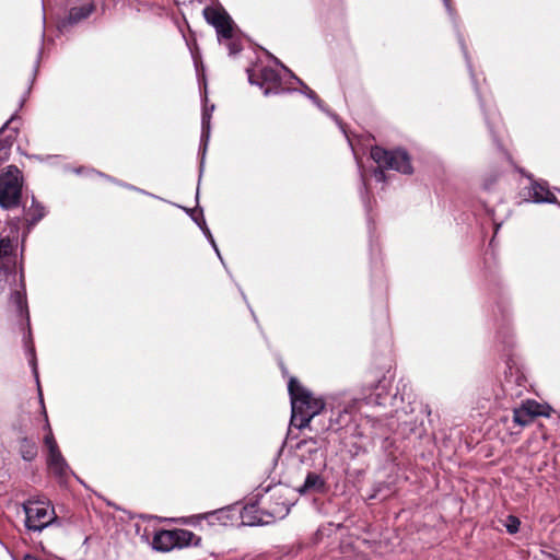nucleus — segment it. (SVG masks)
Wrapping results in <instances>:
<instances>
[{"instance_id":"f03ea898","label":"nucleus","mask_w":560,"mask_h":560,"mask_svg":"<svg viewBox=\"0 0 560 560\" xmlns=\"http://www.w3.org/2000/svg\"><path fill=\"white\" fill-rule=\"evenodd\" d=\"M203 15L207 22L215 28L219 43L228 42L229 54L231 56L238 54L242 50V43L231 16L224 10L210 7L203 10Z\"/></svg>"},{"instance_id":"412c9836","label":"nucleus","mask_w":560,"mask_h":560,"mask_svg":"<svg viewBox=\"0 0 560 560\" xmlns=\"http://www.w3.org/2000/svg\"><path fill=\"white\" fill-rule=\"evenodd\" d=\"M533 417L528 413V411L523 405H521L518 408H514L513 421L520 427H525L533 422Z\"/></svg>"},{"instance_id":"6e6552de","label":"nucleus","mask_w":560,"mask_h":560,"mask_svg":"<svg viewBox=\"0 0 560 560\" xmlns=\"http://www.w3.org/2000/svg\"><path fill=\"white\" fill-rule=\"evenodd\" d=\"M388 395V382L383 377L371 387L370 394L365 395L363 399L366 405L381 406L385 404Z\"/></svg>"},{"instance_id":"9b49d317","label":"nucleus","mask_w":560,"mask_h":560,"mask_svg":"<svg viewBox=\"0 0 560 560\" xmlns=\"http://www.w3.org/2000/svg\"><path fill=\"white\" fill-rule=\"evenodd\" d=\"M325 489V480L316 472H308L304 483L298 489L301 494L320 493Z\"/></svg>"},{"instance_id":"c9c22d12","label":"nucleus","mask_w":560,"mask_h":560,"mask_svg":"<svg viewBox=\"0 0 560 560\" xmlns=\"http://www.w3.org/2000/svg\"><path fill=\"white\" fill-rule=\"evenodd\" d=\"M548 558H549L550 560H560V555L549 553V555H548Z\"/></svg>"},{"instance_id":"a211bd4d","label":"nucleus","mask_w":560,"mask_h":560,"mask_svg":"<svg viewBox=\"0 0 560 560\" xmlns=\"http://www.w3.org/2000/svg\"><path fill=\"white\" fill-rule=\"evenodd\" d=\"M175 548H184L194 544L196 535L188 529L176 528L173 529Z\"/></svg>"},{"instance_id":"7c9ffc66","label":"nucleus","mask_w":560,"mask_h":560,"mask_svg":"<svg viewBox=\"0 0 560 560\" xmlns=\"http://www.w3.org/2000/svg\"><path fill=\"white\" fill-rule=\"evenodd\" d=\"M192 220L199 225V228L205 231L206 221L202 215V211L200 210V214L198 217H192Z\"/></svg>"},{"instance_id":"20e7f679","label":"nucleus","mask_w":560,"mask_h":560,"mask_svg":"<svg viewBox=\"0 0 560 560\" xmlns=\"http://www.w3.org/2000/svg\"><path fill=\"white\" fill-rule=\"evenodd\" d=\"M25 526L28 530L40 533L57 520L55 509L48 501L30 499L23 503Z\"/></svg>"},{"instance_id":"f257e3e1","label":"nucleus","mask_w":560,"mask_h":560,"mask_svg":"<svg viewBox=\"0 0 560 560\" xmlns=\"http://www.w3.org/2000/svg\"><path fill=\"white\" fill-rule=\"evenodd\" d=\"M288 390L292 409L291 424L300 430L318 431L314 429L312 422L324 410V400L313 397L312 393L302 386L295 377L290 378Z\"/></svg>"},{"instance_id":"dca6fc26","label":"nucleus","mask_w":560,"mask_h":560,"mask_svg":"<svg viewBox=\"0 0 560 560\" xmlns=\"http://www.w3.org/2000/svg\"><path fill=\"white\" fill-rule=\"evenodd\" d=\"M350 419L348 410L343 409L341 410H331V416L329 418V424L322 428V431H328V430H337L341 428L343 424L347 423V421Z\"/></svg>"},{"instance_id":"f704fd0d","label":"nucleus","mask_w":560,"mask_h":560,"mask_svg":"<svg viewBox=\"0 0 560 560\" xmlns=\"http://www.w3.org/2000/svg\"><path fill=\"white\" fill-rule=\"evenodd\" d=\"M443 2H444L446 10L448 11V13L453 14V9L451 7L450 0H443Z\"/></svg>"},{"instance_id":"aec40b11","label":"nucleus","mask_w":560,"mask_h":560,"mask_svg":"<svg viewBox=\"0 0 560 560\" xmlns=\"http://www.w3.org/2000/svg\"><path fill=\"white\" fill-rule=\"evenodd\" d=\"M20 451L23 459L28 462L34 459L37 455L36 444L26 438L21 441Z\"/></svg>"},{"instance_id":"4be33fe9","label":"nucleus","mask_w":560,"mask_h":560,"mask_svg":"<svg viewBox=\"0 0 560 560\" xmlns=\"http://www.w3.org/2000/svg\"><path fill=\"white\" fill-rule=\"evenodd\" d=\"M44 413H46L45 410H44ZM45 417L47 418V415H45ZM45 430L47 431V434L44 438V443L48 448V453L52 454V453L59 452V447L57 445V442L55 440L50 424L47 419H46Z\"/></svg>"},{"instance_id":"c756f323","label":"nucleus","mask_w":560,"mask_h":560,"mask_svg":"<svg viewBox=\"0 0 560 560\" xmlns=\"http://www.w3.org/2000/svg\"><path fill=\"white\" fill-rule=\"evenodd\" d=\"M225 514V511L224 510H218V511H214V512H209L205 515V518L209 520L210 522H212L214 518L215 520H221V515Z\"/></svg>"},{"instance_id":"423d86ee","label":"nucleus","mask_w":560,"mask_h":560,"mask_svg":"<svg viewBox=\"0 0 560 560\" xmlns=\"http://www.w3.org/2000/svg\"><path fill=\"white\" fill-rule=\"evenodd\" d=\"M16 118L18 114L14 113L0 129V164L9 159L11 148L16 139L18 127H10Z\"/></svg>"},{"instance_id":"bb28decb","label":"nucleus","mask_w":560,"mask_h":560,"mask_svg":"<svg viewBox=\"0 0 560 560\" xmlns=\"http://www.w3.org/2000/svg\"><path fill=\"white\" fill-rule=\"evenodd\" d=\"M30 355H31L30 363L32 365L33 373H34L35 378H36V383L38 385L39 399H40L42 405H44L43 394H42V390H40V387H39L38 372H37V365H36V359H35V350H34L33 347L30 348Z\"/></svg>"},{"instance_id":"473e14b6","label":"nucleus","mask_w":560,"mask_h":560,"mask_svg":"<svg viewBox=\"0 0 560 560\" xmlns=\"http://www.w3.org/2000/svg\"><path fill=\"white\" fill-rule=\"evenodd\" d=\"M459 42H460L462 49H463V52H464V55H465V58L467 59L468 68L470 69V62H469V59H468V56H467L466 47H465V45H464V43H463V40H462V39H460Z\"/></svg>"},{"instance_id":"393cba45","label":"nucleus","mask_w":560,"mask_h":560,"mask_svg":"<svg viewBox=\"0 0 560 560\" xmlns=\"http://www.w3.org/2000/svg\"><path fill=\"white\" fill-rule=\"evenodd\" d=\"M44 215H45L44 208L37 205V206L34 208L33 213H31V212H27V213H26V218H25V220H26L30 224L34 225V224H36L39 220H42V219L44 218Z\"/></svg>"},{"instance_id":"4468645a","label":"nucleus","mask_w":560,"mask_h":560,"mask_svg":"<svg viewBox=\"0 0 560 560\" xmlns=\"http://www.w3.org/2000/svg\"><path fill=\"white\" fill-rule=\"evenodd\" d=\"M529 198L534 202H553L556 197L547 186L534 182L529 188Z\"/></svg>"},{"instance_id":"c85d7f7f","label":"nucleus","mask_w":560,"mask_h":560,"mask_svg":"<svg viewBox=\"0 0 560 560\" xmlns=\"http://www.w3.org/2000/svg\"><path fill=\"white\" fill-rule=\"evenodd\" d=\"M12 299L14 300V302L16 303L19 310L22 312L23 311V307L25 305V296L19 292V291H15L13 294H12Z\"/></svg>"},{"instance_id":"f8f14e48","label":"nucleus","mask_w":560,"mask_h":560,"mask_svg":"<svg viewBox=\"0 0 560 560\" xmlns=\"http://www.w3.org/2000/svg\"><path fill=\"white\" fill-rule=\"evenodd\" d=\"M214 109V105H211L210 108L206 107L202 110V117H201V150H202V158L201 163L203 162L205 153L208 147V142L210 139V131H211V116L212 112Z\"/></svg>"},{"instance_id":"9d476101","label":"nucleus","mask_w":560,"mask_h":560,"mask_svg":"<svg viewBox=\"0 0 560 560\" xmlns=\"http://www.w3.org/2000/svg\"><path fill=\"white\" fill-rule=\"evenodd\" d=\"M19 222V218H16V221L12 222L10 233L8 235H4L3 232L0 234V258L10 255L13 252L18 242Z\"/></svg>"},{"instance_id":"0eeeda50","label":"nucleus","mask_w":560,"mask_h":560,"mask_svg":"<svg viewBox=\"0 0 560 560\" xmlns=\"http://www.w3.org/2000/svg\"><path fill=\"white\" fill-rule=\"evenodd\" d=\"M260 79H261V81H255L253 79V75L248 72V80H249L250 84H257L260 88H262L266 83L273 84L272 88L265 89L264 94L266 96H268L270 94H279V93H282L285 91L284 89H281L279 85L280 75H279L278 71L272 68H269V67L262 68L260 71Z\"/></svg>"},{"instance_id":"ddd939ff","label":"nucleus","mask_w":560,"mask_h":560,"mask_svg":"<svg viewBox=\"0 0 560 560\" xmlns=\"http://www.w3.org/2000/svg\"><path fill=\"white\" fill-rule=\"evenodd\" d=\"M152 545L154 549L163 552L175 549L173 529H162L155 533Z\"/></svg>"},{"instance_id":"e433bc0d","label":"nucleus","mask_w":560,"mask_h":560,"mask_svg":"<svg viewBox=\"0 0 560 560\" xmlns=\"http://www.w3.org/2000/svg\"><path fill=\"white\" fill-rule=\"evenodd\" d=\"M213 249L215 250V253H217L218 257H219L220 259H222V258H221V255H220V252H219V248H218V246H217V245H215V247H213Z\"/></svg>"},{"instance_id":"6ab92c4d","label":"nucleus","mask_w":560,"mask_h":560,"mask_svg":"<svg viewBox=\"0 0 560 560\" xmlns=\"http://www.w3.org/2000/svg\"><path fill=\"white\" fill-rule=\"evenodd\" d=\"M326 444V440L320 436H311L308 439H302L298 442L296 448L302 450L306 446L308 453L316 452L317 450L324 447Z\"/></svg>"},{"instance_id":"2f4dec72","label":"nucleus","mask_w":560,"mask_h":560,"mask_svg":"<svg viewBox=\"0 0 560 560\" xmlns=\"http://www.w3.org/2000/svg\"><path fill=\"white\" fill-rule=\"evenodd\" d=\"M203 233L207 236V238L209 240V242L211 243L212 247H215V241H214L210 230L208 229V226H205Z\"/></svg>"},{"instance_id":"39448f33","label":"nucleus","mask_w":560,"mask_h":560,"mask_svg":"<svg viewBox=\"0 0 560 560\" xmlns=\"http://www.w3.org/2000/svg\"><path fill=\"white\" fill-rule=\"evenodd\" d=\"M22 174L15 165H9L0 175V206L5 209L19 206L22 195Z\"/></svg>"},{"instance_id":"a878e982","label":"nucleus","mask_w":560,"mask_h":560,"mask_svg":"<svg viewBox=\"0 0 560 560\" xmlns=\"http://www.w3.org/2000/svg\"><path fill=\"white\" fill-rule=\"evenodd\" d=\"M504 526L509 534H516L520 530L521 522L514 515H509L505 520Z\"/></svg>"},{"instance_id":"72a5a7b5","label":"nucleus","mask_w":560,"mask_h":560,"mask_svg":"<svg viewBox=\"0 0 560 560\" xmlns=\"http://www.w3.org/2000/svg\"><path fill=\"white\" fill-rule=\"evenodd\" d=\"M361 179H362L361 195L363 196V194L366 191V183H365V178H364L363 174H361Z\"/></svg>"},{"instance_id":"4c0bfd02","label":"nucleus","mask_w":560,"mask_h":560,"mask_svg":"<svg viewBox=\"0 0 560 560\" xmlns=\"http://www.w3.org/2000/svg\"><path fill=\"white\" fill-rule=\"evenodd\" d=\"M25 560H37V559H35L34 557H30V556H27V557L25 558Z\"/></svg>"},{"instance_id":"5701e85b","label":"nucleus","mask_w":560,"mask_h":560,"mask_svg":"<svg viewBox=\"0 0 560 560\" xmlns=\"http://www.w3.org/2000/svg\"><path fill=\"white\" fill-rule=\"evenodd\" d=\"M528 413L535 419L538 416H545L546 413V406L535 401V400H526L522 404Z\"/></svg>"},{"instance_id":"cd10ccee","label":"nucleus","mask_w":560,"mask_h":560,"mask_svg":"<svg viewBox=\"0 0 560 560\" xmlns=\"http://www.w3.org/2000/svg\"><path fill=\"white\" fill-rule=\"evenodd\" d=\"M292 77L304 88V91L303 93L310 98L312 100L318 107L322 108V101L319 100V97L316 95V93L311 90L307 85H305L299 78L294 77L292 74Z\"/></svg>"},{"instance_id":"f3484780","label":"nucleus","mask_w":560,"mask_h":560,"mask_svg":"<svg viewBox=\"0 0 560 560\" xmlns=\"http://www.w3.org/2000/svg\"><path fill=\"white\" fill-rule=\"evenodd\" d=\"M256 513L255 505L245 506L241 513L242 524L246 526H257L268 523V521H264L261 517L257 516Z\"/></svg>"},{"instance_id":"1a4fd4ad","label":"nucleus","mask_w":560,"mask_h":560,"mask_svg":"<svg viewBox=\"0 0 560 560\" xmlns=\"http://www.w3.org/2000/svg\"><path fill=\"white\" fill-rule=\"evenodd\" d=\"M48 467L50 471L60 480L65 481L69 475L71 474L70 467L63 458L62 454L59 452L48 454L47 459Z\"/></svg>"},{"instance_id":"b1692460","label":"nucleus","mask_w":560,"mask_h":560,"mask_svg":"<svg viewBox=\"0 0 560 560\" xmlns=\"http://www.w3.org/2000/svg\"><path fill=\"white\" fill-rule=\"evenodd\" d=\"M289 513V505L284 502H277L275 506L266 511V514L272 518H282Z\"/></svg>"},{"instance_id":"2eb2a0df","label":"nucleus","mask_w":560,"mask_h":560,"mask_svg":"<svg viewBox=\"0 0 560 560\" xmlns=\"http://www.w3.org/2000/svg\"><path fill=\"white\" fill-rule=\"evenodd\" d=\"M94 11L92 3L83 4L81 7L71 8L67 18V23L75 24L88 16Z\"/></svg>"},{"instance_id":"7ed1b4c3","label":"nucleus","mask_w":560,"mask_h":560,"mask_svg":"<svg viewBox=\"0 0 560 560\" xmlns=\"http://www.w3.org/2000/svg\"><path fill=\"white\" fill-rule=\"evenodd\" d=\"M371 158L378 165L374 171V177L377 182L385 180L383 168L395 170L402 174H411L413 168L410 156L404 150H385L378 145L371 149Z\"/></svg>"}]
</instances>
